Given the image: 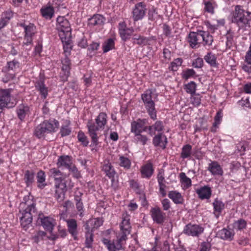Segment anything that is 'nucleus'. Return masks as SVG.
<instances>
[{
    "label": "nucleus",
    "mask_w": 251,
    "mask_h": 251,
    "mask_svg": "<svg viewBox=\"0 0 251 251\" xmlns=\"http://www.w3.org/2000/svg\"><path fill=\"white\" fill-rule=\"evenodd\" d=\"M50 176L54 180V197L58 202H62L65 198L67 188L71 189L74 187L72 180L67 178V175L63 174L57 168H53L50 170Z\"/></svg>",
    "instance_id": "1"
},
{
    "label": "nucleus",
    "mask_w": 251,
    "mask_h": 251,
    "mask_svg": "<svg viewBox=\"0 0 251 251\" xmlns=\"http://www.w3.org/2000/svg\"><path fill=\"white\" fill-rule=\"evenodd\" d=\"M21 224L26 230L32 221V217L36 213L35 202L30 196H26L20 205Z\"/></svg>",
    "instance_id": "2"
},
{
    "label": "nucleus",
    "mask_w": 251,
    "mask_h": 251,
    "mask_svg": "<svg viewBox=\"0 0 251 251\" xmlns=\"http://www.w3.org/2000/svg\"><path fill=\"white\" fill-rule=\"evenodd\" d=\"M232 22L237 25L240 29L247 30L251 27V12L237 5L232 16Z\"/></svg>",
    "instance_id": "3"
},
{
    "label": "nucleus",
    "mask_w": 251,
    "mask_h": 251,
    "mask_svg": "<svg viewBox=\"0 0 251 251\" xmlns=\"http://www.w3.org/2000/svg\"><path fill=\"white\" fill-rule=\"evenodd\" d=\"M107 122V115L104 112H101L95 119V123L92 121H89L87 123V127L88 129V133L93 143L97 142L98 132L104 128Z\"/></svg>",
    "instance_id": "4"
},
{
    "label": "nucleus",
    "mask_w": 251,
    "mask_h": 251,
    "mask_svg": "<svg viewBox=\"0 0 251 251\" xmlns=\"http://www.w3.org/2000/svg\"><path fill=\"white\" fill-rule=\"evenodd\" d=\"M59 126V122L55 119L45 120L35 129L34 135L38 138L43 137L46 134L56 132Z\"/></svg>",
    "instance_id": "5"
},
{
    "label": "nucleus",
    "mask_w": 251,
    "mask_h": 251,
    "mask_svg": "<svg viewBox=\"0 0 251 251\" xmlns=\"http://www.w3.org/2000/svg\"><path fill=\"white\" fill-rule=\"evenodd\" d=\"M152 91L151 89L147 90L141 95V98L150 118L153 120L157 119L156 110L155 103L152 100Z\"/></svg>",
    "instance_id": "6"
},
{
    "label": "nucleus",
    "mask_w": 251,
    "mask_h": 251,
    "mask_svg": "<svg viewBox=\"0 0 251 251\" xmlns=\"http://www.w3.org/2000/svg\"><path fill=\"white\" fill-rule=\"evenodd\" d=\"M121 232L117 236V240L120 242L126 243L127 235L130 233L131 226L130 223V216L125 213L123 214V220L120 224Z\"/></svg>",
    "instance_id": "7"
},
{
    "label": "nucleus",
    "mask_w": 251,
    "mask_h": 251,
    "mask_svg": "<svg viewBox=\"0 0 251 251\" xmlns=\"http://www.w3.org/2000/svg\"><path fill=\"white\" fill-rule=\"evenodd\" d=\"M56 22V28L60 39L70 37L71 29L69 21L64 17L59 16L57 18Z\"/></svg>",
    "instance_id": "8"
},
{
    "label": "nucleus",
    "mask_w": 251,
    "mask_h": 251,
    "mask_svg": "<svg viewBox=\"0 0 251 251\" xmlns=\"http://www.w3.org/2000/svg\"><path fill=\"white\" fill-rule=\"evenodd\" d=\"M11 91L10 89L0 90V107L10 108L17 104V100L11 95Z\"/></svg>",
    "instance_id": "9"
},
{
    "label": "nucleus",
    "mask_w": 251,
    "mask_h": 251,
    "mask_svg": "<svg viewBox=\"0 0 251 251\" xmlns=\"http://www.w3.org/2000/svg\"><path fill=\"white\" fill-rule=\"evenodd\" d=\"M204 228L200 225L189 224L183 229V233L188 236L198 237L203 232Z\"/></svg>",
    "instance_id": "10"
},
{
    "label": "nucleus",
    "mask_w": 251,
    "mask_h": 251,
    "mask_svg": "<svg viewBox=\"0 0 251 251\" xmlns=\"http://www.w3.org/2000/svg\"><path fill=\"white\" fill-rule=\"evenodd\" d=\"M21 26L25 30L23 44L25 45L31 44L32 42V36L35 33V26L32 24H29L28 25L21 24Z\"/></svg>",
    "instance_id": "11"
},
{
    "label": "nucleus",
    "mask_w": 251,
    "mask_h": 251,
    "mask_svg": "<svg viewBox=\"0 0 251 251\" xmlns=\"http://www.w3.org/2000/svg\"><path fill=\"white\" fill-rule=\"evenodd\" d=\"M146 6L142 2H139L135 5L132 11V18L134 21L142 20L146 12Z\"/></svg>",
    "instance_id": "12"
},
{
    "label": "nucleus",
    "mask_w": 251,
    "mask_h": 251,
    "mask_svg": "<svg viewBox=\"0 0 251 251\" xmlns=\"http://www.w3.org/2000/svg\"><path fill=\"white\" fill-rule=\"evenodd\" d=\"M119 32L122 39L126 41L133 36L134 29L127 27L124 22H121L119 24Z\"/></svg>",
    "instance_id": "13"
},
{
    "label": "nucleus",
    "mask_w": 251,
    "mask_h": 251,
    "mask_svg": "<svg viewBox=\"0 0 251 251\" xmlns=\"http://www.w3.org/2000/svg\"><path fill=\"white\" fill-rule=\"evenodd\" d=\"M147 120L138 119L137 121H133L131 124V132L134 134L142 133L143 131L148 129V126H145Z\"/></svg>",
    "instance_id": "14"
},
{
    "label": "nucleus",
    "mask_w": 251,
    "mask_h": 251,
    "mask_svg": "<svg viewBox=\"0 0 251 251\" xmlns=\"http://www.w3.org/2000/svg\"><path fill=\"white\" fill-rule=\"evenodd\" d=\"M187 41L192 48H197L201 43V30L198 32H191L188 36Z\"/></svg>",
    "instance_id": "15"
},
{
    "label": "nucleus",
    "mask_w": 251,
    "mask_h": 251,
    "mask_svg": "<svg viewBox=\"0 0 251 251\" xmlns=\"http://www.w3.org/2000/svg\"><path fill=\"white\" fill-rule=\"evenodd\" d=\"M151 216L153 221L157 224H162L165 219V213L159 207H152L151 209Z\"/></svg>",
    "instance_id": "16"
},
{
    "label": "nucleus",
    "mask_w": 251,
    "mask_h": 251,
    "mask_svg": "<svg viewBox=\"0 0 251 251\" xmlns=\"http://www.w3.org/2000/svg\"><path fill=\"white\" fill-rule=\"evenodd\" d=\"M103 224V220L101 218H93L87 221L84 225L86 230L93 232L94 230L99 228Z\"/></svg>",
    "instance_id": "17"
},
{
    "label": "nucleus",
    "mask_w": 251,
    "mask_h": 251,
    "mask_svg": "<svg viewBox=\"0 0 251 251\" xmlns=\"http://www.w3.org/2000/svg\"><path fill=\"white\" fill-rule=\"evenodd\" d=\"M82 195L83 193L78 190L75 191L74 194L75 207L80 217L84 216V206L81 198Z\"/></svg>",
    "instance_id": "18"
},
{
    "label": "nucleus",
    "mask_w": 251,
    "mask_h": 251,
    "mask_svg": "<svg viewBox=\"0 0 251 251\" xmlns=\"http://www.w3.org/2000/svg\"><path fill=\"white\" fill-rule=\"evenodd\" d=\"M62 72L61 73V77L63 81H66L70 75V71L71 69V62L67 56L62 60Z\"/></svg>",
    "instance_id": "19"
},
{
    "label": "nucleus",
    "mask_w": 251,
    "mask_h": 251,
    "mask_svg": "<svg viewBox=\"0 0 251 251\" xmlns=\"http://www.w3.org/2000/svg\"><path fill=\"white\" fill-rule=\"evenodd\" d=\"M38 220L41 223L42 226L44 228L49 231L50 233L52 232L54 226L56 225L55 220L50 217H40Z\"/></svg>",
    "instance_id": "20"
},
{
    "label": "nucleus",
    "mask_w": 251,
    "mask_h": 251,
    "mask_svg": "<svg viewBox=\"0 0 251 251\" xmlns=\"http://www.w3.org/2000/svg\"><path fill=\"white\" fill-rule=\"evenodd\" d=\"M102 242L106 246L109 251H116V250H121L125 244L124 242H120L117 239L113 242V243H111L109 240L103 238Z\"/></svg>",
    "instance_id": "21"
},
{
    "label": "nucleus",
    "mask_w": 251,
    "mask_h": 251,
    "mask_svg": "<svg viewBox=\"0 0 251 251\" xmlns=\"http://www.w3.org/2000/svg\"><path fill=\"white\" fill-rule=\"evenodd\" d=\"M196 192L199 198L201 200H208L212 195L211 189L208 185H205L197 189Z\"/></svg>",
    "instance_id": "22"
},
{
    "label": "nucleus",
    "mask_w": 251,
    "mask_h": 251,
    "mask_svg": "<svg viewBox=\"0 0 251 251\" xmlns=\"http://www.w3.org/2000/svg\"><path fill=\"white\" fill-rule=\"evenodd\" d=\"M102 170L109 178H114L116 172L109 160L105 159L103 161Z\"/></svg>",
    "instance_id": "23"
},
{
    "label": "nucleus",
    "mask_w": 251,
    "mask_h": 251,
    "mask_svg": "<svg viewBox=\"0 0 251 251\" xmlns=\"http://www.w3.org/2000/svg\"><path fill=\"white\" fill-rule=\"evenodd\" d=\"M140 172L142 177L150 178L154 172L152 164L151 163H148L143 165L141 168Z\"/></svg>",
    "instance_id": "24"
},
{
    "label": "nucleus",
    "mask_w": 251,
    "mask_h": 251,
    "mask_svg": "<svg viewBox=\"0 0 251 251\" xmlns=\"http://www.w3.org/2000/svg\"><path fill=\"white\" fill-rule=\"evenodd\" d=\"M207 170L214 176H222L223 174L222 168L217 162L215 161L209 164Z\"/></svg>",
    "instance_id": "25"
},
{
    "label": "nucleus",
    "mask_w": 251,
    "mask_h": 251,
    "mask_svg": "<svg viewBox=\"0 0 251 251\" xmlns=\"http://www.w3.org/2000/svg\"><path fill=\"white\" fill-rule=\"evenodd\" d=\"M16 113L19 119L21 121H24L26 116L30 113L29 107L26 104H20L17 108Z\"/></svg>",
    "instance_id": "26"
},
{
    "label": "nucleus",
    "mask_w": 251,
    "mask_h": 251,
    "mask_svg": "<svg viewBox=\"0 0 251 251\" xmlns=\"http://www.w3.org/2000/svg\"><path fill=\"white\" fill-rule=\"evenodd\" d=\"M73 164L72 158L68 155L60 156L58 157L57 166L59 168H65L69 169Z\"/></svg>",
    "instance_id": "27"
},
{
    "label": "nucleus",
    "mask_w": 251,
    "mask_h": 251,
    "mask_svg": "<svg viewBox=\"0 0 251 251\" xmlns=\"http://www.w3.org/2000/svg\"><path fill=\"white\" fill-rule=\"evenodd\" d=\"M152 143L155 147L159 146L162 149H165L167 143V137L162 134H158L153 138Z\"/></svg>",
    "instance_id": "28"
},
{
    "label": "nucleus",
    "mask_w": 251,
    "mask_h": 251,
    "mask_svg": "<svg viewBox=\"0 0 251 251\" xmlns=\"http://www.w3.org/2000/svg\"><path fill=\"white\" fill-rule=\"evenodd\" d=\"M164 126L162 122L157 121L153 125L148 126L149 134L151 136L154 135L156 132H160L163 131Z\"/></svg>",
    "instance_id": "29"
},
{
    "label": "nucleus",
    "mask_w": 251,
    "mask_h": 251,
    "mask_svg": "<svg viewBox=\"0 0 251 251\" xmlns=\"http://www.w3.org/2000/svg\"><path fill=\"white\" fill-rule=\"evenodd\" d=\"M68 231L75 238L77 234V225L76 221L74 219L66 220Z\"/></svg>",
    "instance_id": "30"
},
{
    "label": "nucleus",
    "mask_w": 251,
    "mask_h": 251,
    "mask_svg": "<svg viewBox=\"0 0 251 251\" xmlns=\"http://www.w3.org/2000/svg\"><path fill=\"white\" fill-rule=\"evenodd\" d=\"M71 122L70 121L65 120L62 123L60 129L59 133L61 137H65L69 135L72 131V128L70 126Z\"/></svg>",
    "instance_id": "31"
},
{
    "label": "nucleus",
    "mask_w": 251,
    "mask_h": 251,
    "mask_svg": "<svg viewBox=\"0 0 251 251\" xmlns=\"http://www.w3.org/2000/svg\"><path fill=\"white\" fill-rule=\"evenodd\" d=\"M217 235L222 239L231 240L234 235V232L232 230L223 228L217 232Z\"/></svg>",
    "instance_id": "32"
},
{
    "label": "nucleus",
    "mask_w": 251,
    "mask_h": 251,
    "mask_svg": "<svg viewBox=\"0 0 251 251\" xmlns=\"http://www.w3.org/2000/svg\"><path fill=\"white\" fill-rule=\"evenodd\" d=\"M104 21L105 19L102 15L97 14L89 19L88 25L91 26H100L104 24Z\"/></svg>",
    "instance_id": "33"
},
{
    "label": "nucleus",
    "mask_w": 251,
    "mask_h": 251,
    "mask_svg": "<svg viewBox=\"0 0 251 251\" xmlns=\"http://www.w3.org/2000/svg\"><path fill=\"white\" fill-rule=\"evenodd\" d=\"M40 11L42 16L46 19H50L54 13V8L50 5L43 6Z\"/></svg>",
    "instance_id": "34"
},
{
    "label": "nucleus",
    "mask_w": 251,
    "mask_h": 251,
    "mask_svg": "<svg viewBox=\"0 0 251 251\" xmlns=\"http://www.w3.org/2000/svg\"><path fill=\"white\" fill-rule=\"evenodd\" d=\"M180 182L183 189L186 190L192 186V181L187 177L185 173H181L179 174Z\"/></svg>",
    "instance_id": "35"
},
{
    "label": "nucleus",
    "mask_w": 251,
    "mask_h": 251,
    "mask_svg": "<svg viewBox=\"0 0 251 251\" xmlns=\"http://www.w3.org/2000/svg\"><path fill=\"white\" fill-rule=\"evenodd\" d=\"M168 197L176 204H181L184 201L181 194L176 191L169 192L168 193Z\"/></svg>",
    "instance_id": "36"
},
{
    "label": "nucleus",
    "mask_w": 251,
    "mask_h": 251,
    "mask_svg": "<svg viewBox=\"0 0 251 251\" xmlns=\"http://www.w3.org/2000/svg\"><path fill=\"white\" fill-rule=\"evenodd\" d=\"M35 87L38 91H39L41 97L44 99H46L48 94V89L45 86L43 81H38L35 84Z\"/></svg>",
    "instance_id": "37"
},
{
    "label": "nucleus",
    "mask_w": 251,
    "mask_h": 251,
    "mask_svg": "<svg viewBox=\"0 0 251 251\" xmlns=\"http://www.w3.org/2000/svg\"><path fill=\"white\" fill-rule=\"evenodd\" d=\"M132 42L134 44L145 46L148 44L149 39L147 37L139 34H133L132 37Z\"/></svg>",
    "instance_id": "38"
},
{
    "label": "nucleus",
    "mask_w": 251,
    "mask_h": 251,
    "mask_svg": "<svg viewBox=\"0 0 251 251\" xmlns=\"http://www.w3.org/2000/svg\"><path fill=\"white\" fill-rule=\"evenodd\" d=\"M201 43H202L204 46H211L213 41V36L207 31L201 30Z\"/></svg>",
    "instance_id": "39"
},
{
    "label": "nucleus",
    "mask_w": 251,
    "mask_h": 251,
    "mask_svg": "<svg viewBox=\"0 0 251 251\" xmlns=\"http://www.w3.org/2000/svg\"><path fill=\"white\" fill-rule=\"evenodd\" d=\"M37 181L38 183V187L40 189H43L46 185V175L43 171H40L37 174Z\"/></svg>",
    "instance_id": "40"
},
{
    "label": "nucleus",
    "mask_w": 251,
    "mask_h": 251,
    "mask_svg": "<svg viewBox=\"0 0 251 251\" xmlns=\"http://www.w3.org/2000/svg\"><path fill=\"white\" fill-rule=\"evenodd\" d=\"M205 62L212 67H217V58L215 55L211 52H207L204 56Z\"/></svg>",
    "instance_id": "41"
},
{
    "label": "nucleus",
    "mask_w": 251,
    "mask_h": 251,
    "mask_svg": "<svg viewBox=\"0 0 251 251\" xmlns=\"http://www.w3.org/2000/svg\"><path fill=\"white\" fill-rule=\"evenodd\" d=\"M133 140L136 144L145 145L147 144L149 139L145 135L142 134L141 133L134 134Z\"/></svg>",
    "instance_id": "42"
},
{
    "label": "nucleus",
    "mask_w": 251,
    "mask_h": 251,
    "mask_svg": "<svg viewBox=\"0 0 251 251\" xmlns=\"http://www.w3.org/2000/svg\"><path fill=\"white\" fill-rule=\"evenodd\" d=\"M213 205L214 209V213L218 217L224 208L225 204L222 201L215 199L213 203Z\"/></svg>",
    "instance_id": "43"
},
{
    "label": "nucleus",
    "mask_w": 251,
    "mask_h": 251,
    "mask_svg": "<svg viewBox=\"0 0 251 251\" xmlns=\"http://www.w3.org/2000/svg\"><path fill=\"white\" fill-rule=\"evenodd\" d=\"M115 42L114 39L109 38L104 42L102 45L103 52H107L114 48Z\"/></svg>",
    "instance_id": "44"
},
{
    "label": "nucleus",
    "mask_w": 251,
    "mask_h": 251,
    "mask_svg": "<svg viewBox=\"0 0 251 251\" xmlns=\"http://www.w3.org/2000/svg\"><path fill=\"white\" fill-rule=\"evenodd\" d=\"M119 165L121 167L124 168L125 169H129L131 167L130 160L123 155L119 156Z\"/></svg>",
    "instance_id": "45"
},
{
    "label": "nucleus",
    "mask_w": 251,
    "mask_h": 251,
    "mask_svg": "<svg viewBox=\"0 0 251 251\" xmlns=\"http://www.w3.org/2000/svg\"><path fill=\"white\" fill-rule=\"evenodd\" d=\"M70 37H68L67 39H61L63 45V49L65 56L69 55L70 52L72 49V45L71 44Z\"/></svg>",
    "instance_id": "46"
},
{
    "label": "nucleus",
    "mask_w": 251,
    "mask_h": 251,
    "mask_svg": "<svg viewBox=\"0 0 251 251\" xmlns=\"http://www.w3.org/2000/svg\"><path fill=\"white\" fill-rule=\"evenodd\" d=\"M34 174L33 172L27 170L25 171L24 176V180L27 186L32 183L34 180Z\"/></svg>",
    "instance_id": "47"
},
{
    "label": "nucleus",
    "mask_w": 251,
    "mask_h": 251,
    "mask_svg": "<svg viewBox=\"0 0 251 251\" xmlns=\"http://www.w3.org/2000/svg\"><path fill=\"white\" fill-rule=\"evenodd\" d=\"M85 247L87 248H92L93 242V233H92V232L86 230L85 233Z\"/></svg>",
    "instance_id": "48"
},
{
    "label": "nucleus",
    "mask_w": 251,
    "mask_h": 251,
    "mask_svg": "<svg viewBox=\"0 0 251 251\" xmlns=\"http://www.w3.org/2000/svg\"><path fill=\"white\" fill-rule=\"evenodd\" d=\"M246 222L244 220L240 219L235 221L233 225L234 229L236 230H240L245 228L246 226Z\"/></svg>",
    "instance_id": "49"
},
{
    "label": "nucleus",
    "mask_w": 251,
    "mask_h": 251,
    "mask_svg": "<svg viewBox=\"0 0 251 251\" xmlns=\"http://www.w3.org/2000/svg\"><path fill=\"white\" fill-rule=\"evenodd\" d=\"M77 137L78 141L81 142L83 146L86 147L88 146L89 141L87 136L82 131H80L78 132Z\"/></svg>",
    "instance_id": "50"
},
{
    "label": "nucleus",
    "mask_w": 251,
    "mask_h": 251,
    "mask_svg": "<svg viewBox=\"0 0 251 251\" xmlns=\"http://www.w3.org/2000/svg\"><path fill=\"white\" fill-rule=\"evenodd\" d=\"M190 102L195 106H198L201 103V96L198 94H194L190 97Z\"/></svg>",
    "instance_id": "51"
},
{
    "label": "nucleus",
    "mask_w": 251,
    "mask_h": 251,
    "mask_svg": "<svg viewBox=\"0 0 251 251\" xmlns=\"http://www.w3.org/2000/svg\"><path fill=\"white\" fill-rule=\"evenodd\" d=\"M182 62L183 60L181 58L175 59L171 62L170 68L173 71H176L178 70V67L182 65Z\"/></svg>",
    "instance_id": "52"
},
{
    "label": "nucleus",
    "mask_w": 251,
    "mask_h": 251,
    "mask_svg": "<svg viewBox=\"0 0 251 251\" xmlns=\"http://www.w3.org/2000/svg\"><path fill=\"white\" fill-rule=\"evenodd\" d=\"M184 89L187 93L193 95L195 94L196 84L194 81H191L185 85Z\"/></svg>",
    "instance_id": "53"
},
{
    "label": "nucleus",
    "mask_w": 251,
    "mask_h": 251,
    "mask_svg": "<svg viewBox=\"0 0 251 251\" xmlns=\"http://www.w3.org/2000/svg\"><path fill=\"white\" fill-rule=\"evenodd\" d=\"M192 147L189 145L184 146L182 149L181 156L183 158L189 157L191 154Z\"/></svg>",
    "instance_id": "54"
},
{
    "label": "nucleus",
    "mask_w": 251,
    "mask_h": 251,
    "mask_svg": "<svg viewBox=\"0 0 251 251\" xmlns=\"http://www.w3.org/2000/svg\"><path fill=\"white\" fill-rule=\"evenodd\" d=\"M195 71L192 69H187L183 71L182 73V76L185 79L193 77L195 75Z\"/></svg>",
    "instance_id": "55"
},
{
    "label": "nucleus",
    "mask_w": 251,
    "mask_h": 251,
    "mask_svg": "<svg viewBox=\"0 0 251 251\" xmlns=\"http://www.w3.org/2000/svg\"><path fill=\"white\" fill-rule=\"evenodd\" d=\"M19 63L18 61L15 60H13L11 61L8 62L7 63L6 69L7 70L15 71L17 69L19 68Z\"/></svg>",
    "instance_id": "56"
},
{
    "label": "nucleus",
    "mask_w": 251,
    "mask_h": 251,
    "mask_svg": "<svg viewBox=\"0 0 251 251\" xmlns=\"http://www.w3.org/2000/svg\"><path fill=\"white\" fill-rule=\"evenodd\" d=\"M205 25L208 29L212 32H214L218 28V25H216L214 23V21H213L212 23L209 21H206L205 22Z\"/></svg>",
    "instance_id": "57"
},
{
    "label": "nucleus",
    "mask_w": 251,
    "mask_h": 251,
    "mask_svg": "<svg viewBox=\"0 0 251 251\" xmlns=\"http://www.w3.org/2000/svg\"><path fill=\"white\" fill-rule=\"evenodd\" d=\"M203 66V60L201 58L198 57L192 62V66L195 68H201Z\"/></svg>",
    "instance_id": "58"
},
{
    "label": "nucleus",
    "mask_w": 251,
    "mask_h": 251,
    "mask_svg": "<svg viewBox=\"0 0 251 251\" xmlns=\"http://www.w3.org/2000/svg\"><path fill=\"white\" fill-rule=\"evenodd\" d=\"M68 170L70 171V172L72 173L74 177L77 178L80 176L79 171H78L76 167L73 164L70 166Z\"/></svg>",
    "instance_id": "59"
},
{
    "label": "nucleus",
    "mask_w": 251,
    "mask_h": 251,
    "mask_svg": "<svg viewBox=\"0 0 251 251\" xmlns=\"http://www.w3.org/2000/svg\"><path fill=\"white\" fill-rule=\"evenodd\" d=\"M161 204L164 210L167 211L171 207L170 201L167 199H164L161 201Z\"/></svg>",
    "instance_id": "60"
},
{
    "label": "nucleus",
    "mask_w": 251,
    "mask_h": 251,
    "mask_svg": "<svg viewBox=\"0 0 251 251\" xmlns=\"http://www.w3.org/2000/svg\"><path fill=\"white\" fill-rule=\"evenodd\" d=\"M223 118V113L222 111H218L214 118V123L220 125L221 123Z\"/></svg>",
    "instance_id": "61"
},
{
    "label": "nucleus",
    "mask_w": 251,
    "mask_h": 251,
    "mask_svg": "<svg viewBox=\"0 0 251 251\" xmlns=\"http://www.w3.org/2000/svg\"><path fill=\"white\" fill-rule=\"evenodd\" d=\"M204 5V9L205 11L211 14L214 13V8L211 3L209 2H205Z\"/></svg>",
    "instance_id": "62"
},
{
    "label": "nucleus",
    "mask_w": 251,
    "mask_h": 251,
    "mask_svg": "<svg viewBox=\"0 0 251 251\" xmlns=\"http://www.w3.org/2000/svg\"><path fill=\"white\" fill-rule=\"evenodd\" d=\"M15 75L13 73H7L2 78V80L4 82H7L8 81L12 80Z\"/></svg>",
    "instance_id": "63"
},
{
    "label": "nucleus",
    "mask_w": 251,
    "mask_h": 251,
    "mask_svg": "<svg viewBox=\"0 0 251 251\" xmlns=\"http://www.w3.org/2000/svg\"><path fill=\"white\" fill-rule=\"evenodd\" d=\"M211 249V244L209 242H204L201 244L200 251H209Z\"/></svg>",
    "instance_id": "64"
}]
</instances>
